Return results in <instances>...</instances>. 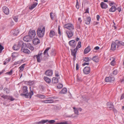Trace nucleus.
<instances>
[{"instance_id":"obj_10","label":"nucleus","mask_w":124,"mask_h":124,"mask_svg":"<svg viewBox=\"0 0 124 124\" xmlns=\"http://www.w3.org/2000/svg\"><path fill=\"white\" fill-rule=\"evenodd\" d=\"M25 45V44L23 43V41L21 40L19 41L18 46H19V47H21V50L22 51V50L23 48H24V47Z\"/></svg>"},{"instance_id":"obj_5","label":"nucleus","mask_w":124,"mask_h":124,"mask_svg":"<svg viewBox=\"0 0 124 124\" xmlns=\"http://www.w3.org/2000/svg\"><path fill=\"white\" fill-rule=\"evenodd\" d=\"M28 35L31 39L34 38L36 35L35 31L30 30L28 33Z\"/></svg>"},{"instance_id":"obj_17","label":"nucleus","mask_w":124,"mask_h":124,"mask_svg":"<svg viewBox=\"0 0 124 124\" xmlns=\"http://www.w3.org/2000/svg\"><path fill=\"white\" fill-rule=\"evenodd\" d=\"M107 105L108 107L110 110L114 108L113 104L111 102H108L107 103Z\"/></svg>"},{"instance_id":"obj_62","label":"nucleus","mask_w":124,"mask_h":124,"mask_svg":"<svg viewBox=\"0 0 124 124\" xmlns=\"http://www.w3.org/2000/svg\"><path fill=\"white\" fill-rule=\"evenodd\" d=\"M78 63H77L76 64V70H78Z\"/></svg>"},{"instance_id":"obj_37","label":"nucleus","mask_w":124,"mask_h":124,"mask_svg":"<svg viewBox=\"0 0 124 124\" xmlns=\"http://www.w3.org/2000/svg\"><path fill=\"white\" fill-rule=\"evenodd\" d=\"M50 48V47H47L46 49L44 51V52L43 53V54L44 55H45L46 54H47V55L48 56H49L47 52L48 50Z\"/></svg>"},{"instance_id":"obj_8","label":"nucleus","mask_w":124,"mask_h":124,"mask_svg":"<svg viewBox=\"0 0 124 124\" xmlns=\"http://www.w3.org/2000/svg\"><path fill=\"white\" fill-rule=\"evenodd\" d=\"M115 78L113 77H107L105 78V81L106 82H112L115 80Z\"/></svg>"},{"instance_id":"obj_1","label":"nucleus","mask_w":124,"mask_h":124,"mask_svg":"<svg viewBox=\"0 0 124 124\" xmlns=\"http://www.w3.org/2000/svg\"><path fill=\"white\" fill-rule=\"evenodd\" d=\"M31 87H30V91L29 93L27 90L28 87L26 86L23 87V93H21L20 95L21 96H25L26 98H28L29 96L30 98H31L33 94V91L31 89Z\"/></svg>"},{"instance_id":"obj_22","label":"nucleus","mask_w":124,"mask_h":124,"mask_svg":"<svg viewBox=\"0 0 124 124\" xmlns=\"http://www.w3.org/2000/svg\"><path fill=\"white\" fill-rule=\"evenodd\" d=\"M56 33L54 31L52 30H51L50 31L49 33V37L50 38H52L55 35Z\"/></svg>"},{"instance_id":"obj_54","label":"nucleus","mask_w":124,"mask_h":124,"mask_svg":"<svg viewBox=\"0 0 124 124\" xmlns=\"http://www.w3.org/2000/svg\"><path fill=\"white\" fill-rule=\"evenodd\" d=\"M55 121L54 120H51L48 121V122L49 123H54L55 122Z\"/></svg>"},{"instance_id":"obj_26","label":"nucleus","mask_w":124,"mask_h":124,"mask_svg":"<svg viewBox=\"0 0 124 124\" xmlns=\"http://www.w3.org/2000/svg\"><path fill=\"white\" fill-rule=\"evenodd\" d=\"M34 57H36L37 60V62H41V60L40 58H42V57L39 56V55H34Z\"/></svg>"},{"instance_id":"obj_45","label":"nucleus","mask_w":124,"mask_h":124,"mask_svg":"<svg viewBox=\"0 0 124 124\" xmlns=\"http://www.w3.org/2000/svg\"><path fill=\"white\" fill-rule=\"evenodd\" d=\"M13 70H11L9 72H7L6 73V74H8L9 75H11L12 74Z\"/></svg>"},{"instance_id":"obj_30","label":"nucleus","mask_w":124,"mask_h":124,"mask_svg":"<svg viewBox=\"0 0 124 124\" xmlns=\"http://www.w3.org/2000/svg\"><path fill=\"white\" fill-rule=\"evenodd\" d=\"M13 32V34L14 36H17L19 33V31L18 30H14Z\"/></svg>"},{"instance_id":"obj_29","label":"nucleus","mask_w":124,"mask_h":124,"mask_svg":"<svg viewBox=\"0 0 124 124\" xmlns=\"http://www.w3.org/2000/svg\"><path fill=\"white\" fill-rule=\"evenodd\" d=\"M25 65V64H23L19 68V69H20L19 71L20 72H21L23 71Z\"/></svg>"},{"instance_id":"obj_24","label":"nucleus","mask_w":124,"mask_h":124,"mask_svg":"<svg viewBox=\"0 0 124 124\" xmlns=\"http://www.w3.org/2000/svg\"><path fill=\"white\" fill-rule=\"evenodd\" d=\"M58 82V79L54 77L52 80V82L53 84H56Z\"/></svg>"},{"instance_id":"obj_34","label":"nucleus","mask_w":124,"mask_h":124,"mask_svg":"<svg viewBox=\"0 0 124 124\" xmlns=\"http://www.w3.org/2000/svg\"><path fill=\"white\" fill-rule=\"evenodd\" d=\"M53 97L49 98H48L47 101L48 103H52L54 102V101L52 100Z\"/></svg>"},{"instance_id":"obj_35","label":"nucleus","mask_w":124,"mask_h":124,"mask_svg":"<svg viewBox=\"0 0 124 124\" xmlns=\"http://www.w3.org/2000/svg\"><path fill=\"white\" fill-rule=\"evenodd\" d=\"M19 46L16 45H15L13 47V50H17L19 49Z\"/></svg>"},{"instance_id":"obj_60","label":"nucleus","mask_w":124,"mask_h":124,"mask_svg":"<svg viewBox=\"0 0 124 124\" xmlns=\"http://www.w3.org/2000/svg\"><path fill=\"white\" fill-rule=\"evenodd\" d=\"M115 62L114 60H113L112 61V62H111V65H113L114 66V65Z\"/></svg>"},{"instance_id":"obj_7","label":"nucleus","mask_w":124,"mask_h":124,"mask_svg":"<svg viewBox=\"0 0 124 124\" xmlns=\"http://www.w3.org/2000/svg\"><path fill=\"white\" fill-rule=\"evenodd\" d=\"M1 97L4 98V99L10 100L11 101H13L14 100V99L13 98L12 96L7 95H3L1 96Z\"/></svg>"},{"instance_id":"obj_4","label":"nucleus","mask_w":124,"mask_h":124,"mask_svg":"<svg viewBox=\"0 0 124 124\" xmlns=\"http://www.w3.org/2000/svg\"><path fill=\"white\" fill-rule=\"evenodd\" d=\"M73 31V30H66V34L68 38H71L73 36L74 32Z\"/></svg>"},{"instance_id":"obj_33","label":"nucleus","mask_w":124,"mask_h":124,"mask_svg":"<svg viewBox=\"0 0 124 124\" xmlns=\"http://www.w3.org/2000/svg\"><path fill=\"white\" fill-rule=\"evenodd\" d=\"M23 49V52L24 53L27 54H29L30 53V51L28 49H25L24 48Z\"/></svg>"},{"instance_id":"obj_13","label":"nucleus","mask_w":124,"mask_h":124,"mask_svg":"<svg viewBox=\"0 0 124 124\" xmlns=\"http://www.w3.org/2000/svg\"><path fill=\"white\" fill-rule=\"evenodd\" d=\"M3 12L6 14L8 15L9 13V10L8 8L6 6H4L2 8Z\"/></svg>"},{"instance_id":"obj_40","label":"nucleus","mask_w":124,"mask_h":124,"mask_svg":"<svg viewBox=\"0 0 124 124\" xmlns=\"http://www.w3.org/2000/svg\"><path fill=\"white\" fill-rule=\"evenodd\" d=\"M4 91H5L7 93H9L10 92V90L7 88H5L3 89Z\"/></svg>"},{"instance_id":"obj_32","label":"nucleus","mask_w":124,"mask_h":124,"mask_svg":"<svg viewBox=\"0 0 124 124\" xmlns=\"http://www.w3.org/2000/svg\"><path fill=\"white\" fill-rule=\"evenodd\" d=\"M51 56H54L56 54L55 51V50L52 49L50 53Z\"/></svg>"},{"instance_id":"obj_55","label":"nucleus","mask_w":124,"mask_h":124,"mask_svg":"<svg viewBox=\"0 0 124 124\" xmlns=\"http://www.w3.org/2000/svg\"><path fill=\"white\" fill-rule=\"evenodd\" d=\"M55 76L57 77H58L59 76V73L57 71H55Z\"/></svg>"},{"instance_id":"obj_20","label":"nucleus","mask_w":124,"mask_h":124,"mask_svg":"<svg viewBox=\"0 0 124 124\" xmlns=\"http://www.w3.org/2000/svg\"><path fill=\"white\" fill-rule=\"evenodd\" d=\"M91 21V17L89 16L86 18L85 20V23L86 24H90Z\"/></svg>"},{"instance_id":"obj_27","label":"nucleus","mask_w":124,"mask_h":124,"mask_svg":"<svg viewBox=\"0 0 124 124\" xmlns=\"http://www.w3.org/2000/svg\"><path fill=\"white\" fill-rule=\"evenodd\" d=\"M38 4L37 2H35L31 6L29 7V9L31 10H32L35 8Z\"/></svg>"},{"instance_id":"obj_61","label":"nucleus","mask_w":124,"mask_h":124,"mask_svg":"<svg viewBox=\"0 0 124 124\" xmlns=\"http://www.w3.org/2000/svg\"><path fill=\"white\" fill-rule=\"evenodd\" d=\"M112 109L113 110V111H114V113H116L117 112V111L115 108H113Z\"/></svg>"},{"instance_id":"obj_44","label":"nucleus","mask_w":124,"mask_h":124,"mask_svg":"<svg viewBox=\"0 0 124 124\" xmlns=\"http://www.w3.org/2000/svg\"><path fill=\"white\" fill-rule=\"evenodd\" d=\"M77 81L78 82L82 81V78L78 76H77Z\"/></svg>"},{"instance_id":"obj_59","label":"nucleus","mask_w":124,"mask_h":124,"mask_svg":"<svg viewBox=\"0 0 124 124\" xmlns=\"http://www.w3.org/2000/svg\"><path fill=\"white\" fill-rule=\"evenodd\" d=\"M41 102L44 103H48L47 100L45 101H42Z\"/></svg>"},{"instance_id":"obj_38","label":"nucleus","mask_w":124,"mask_h":124,"mask_svg":"<svg viewBox=\"0 0 124 124\" xmlns=\"http://www.w3.org/2000/svg\"><path fill=\"white\" fill-rule=\"evenodd\" d=\"M35 83V81H29L27 82L28 84L30 85H33Z\"/></svg>"},{"instance_id":"obj_15","label":"nucleus","mask_w":124,"mask_h":124,"mask_svg":"<svg viewBox=\"0 0 124 124\" xmlns=\"http://www.w3.org/2000/svg\"><path fill=\"white\" fill-rule=\"evenodd\" d=\"M46 74L48 76H51L53 74V71L51 70H48L45 72Z\"/></svg>"},{"instance_id":"obj_46","label":"nucleus","mask_w":124,"mask_h":124,"mask_svg":"<svg viewBox=\"0 0 124 124\" xmlns=\"http://www.w3.org/2000/svg\"><path fill=\"white\" fill-rule=\"evenodd\" d=\"M13 19L16 22L18 21V18L17 16H14L13 17Z\"/></svg>"},{"instance_id":"obj_47","label":"nucleus","mask_w":124,"mask_h":124,"mask_svg":"<svg viewBox=\"0 0 124 124\" xmlns=\"http://www.w3.org/2000/svg\"><path fill=\"white\" fill-rule=\"evenodd\" d=\"M4 49V47L0 44V53L2 52V50Z\"/></svg>"},{"instance_id":"obj_2","label":"nucleus","mask_w":124,"mask_h":124,"mask_svg":"<svg viewBox=\"0 0 124 124\" xmlns=\"http://www.w3.org/2000/svg\"><path fill=\"white\" fill-rule=\"evenodd\" d=\"M45 28L44 27L42 28H39L37 31V33L38 36L39 37H42L44 34Z\"/></svg>"},{"instance_id":"obj_25","label":"nucleus","mask_w":124,"mask_h":124,"mask_svg":"<svg viewBox=\"0 0 124 124\" xmlns=\"http://www.w3.org/2000/svg\"><path fill=\"white\" fill-rule=\"evenodd\" d=\"M116 10V8L114 6H112L109 9V11L110 12H115Z\"/></svg>"},{"instance_id":"obj_18","label":"nucleus","mask_w":124,"mask_h":124,"mask_svg":"<svg viewBox=\"0 0 124 124\" xmlns=\"http://www.w3.org/2000/svg\"><path fill=\"white\" fill-rule=\"evenodd\" d=\"M100 5L101 8L103 9H106L108 7L107 4L103 2H101V3Z\"/></svg>"},{"instance_id":"obj_9","label":"nucleus","mask_w":124,"mask_h":124,"mask_svg":"<svg viewBox=\"0 0 124 124\" xmlns=\"http://www.w3.org/2000/svg\"><path fill=\"white\" fill-rule=\"evenodd\" d=\"M90 68L89 67H85L83 70L84 73L86 74H88L90 72Z\"/></svg>"},{"instance_id":"obj_41","label":"nucleus","mask_w":124,"mask_h":124,"mask_svg":"<svg viewBox=\"0 0 124 124\" xmlns=\"http://www.w3.org/2000/svg\"><path fill=\"white\" fill-rule=\"evenodd\" d=\"M48 121V120H42L41 121L42 124H44L47 122Z\"/></svg>"},{"instance_id":"obj_50","label":"nucleus","mask_w":124,"mask_h":124,"mask_svg":"<svg viewBox=\"0 0 124 124\" xmlns=\"http://www.w3.org/2000/svg\"><path fill=\"white\" fill-rule=\"evenodd\" d=\"M53 13L52 12H51L50 13V16L52 19L53 20L54 19V17L53 15Z\"/></svg>"},{"instance_id":"obj_11","label":"nucleus","mask_w":124,"mask_h":124,"mask_svg":"<svg viewBox=\"0 0 124 124\" xmlns=\"http://www.w3.org/2000/svg\"><path fill=\"white\" fill-rule=\"evenodd\" d=\"M69 45L74 48L76 46V43L74 40H72L70 41L69 42Z\"/></svg>"},{"instance_id":"obj_57","label":"nucleus","mask_w":124,"mask_h":124,"mask_svg":"<svg viewBox=\"0 0 124 124\" xmlns=\"http://www.w3.org/2000/svg\"><path fill=\"white\" fill-rule=\"evenodd\" d=\"M41 88L42 89V90H44L45 89V88L44 86L43 85H41L40 86Z\"/></svg>"},{"instance_id":"obj_19","label":"nucleus","mask_w":124,"mask_h":124,"mask_svg":"<svg viewBox=\"0 0 124 124\" xmlns=\"http://www.w3.org/2000/svg\"><path fill=\"white\" fill-rule=\"evenodd\" d=\"M33 43L35 45H36L39 43L40 41L38 38H36L33 39Z\"/></svg>"},{"instance_id":"obj_49","label":"nucleus","mask_w":124,"mask_h":124,"mask_svg":"<svg viewBox=\"0 0 124 124\" xmlns=\"http://www.w3.org/2000/svg\"><path fill=\"white\" fill-rule=\"evenodd\" d=\"M58 32L60 35L61 36V33L60 31V26H59L58 27Z\"/></svg>"},{"instance_id":"obj_51","label":"nucleus","mask_w":124,"mask_h":124,"mask_svg":"<svg viewBox=\"0 0 124 124\" xmlns=\"http://www.w3.org/2000/svg\"><path fill=\"white\" fill-rule=\"evenodd\" d=\"M74 113L75 114L77 115H78V110L77 109H75L74 111Z\"/></svg>"},{"instance_id":"obj_58","label":"nucleus","mask_w":124,"mask_h":124,"mask_svg":"<svg viewBox=\"0 0 124 124\" xmlns=\"http://www.w3.org/2000/svg\"><path fill=\"white\" fill-rule=\"evenodd\" d=\"M78 20L80 24H81L82 22V20H81V18L80 17H79L78 18Z\"/></svg>"},{"instance_id":"obj_53","label":"nucleus","mask_w":124,"mask_h":124,"mask_svg":"<svg viewBox=\"0 0 124 124\" xmlns=\"http://www.w3.org/2000/svg\"><path fill=\"white\" fill-rule=\"evenodd\" d=\"M116 10H117L119 12H120L121 11V7H119L116 8Z\"/></svg>"},{"instance_id":"obj_52","label":"nucleus","mask_w":124,"mask_h":124,"mask_svg":"<svg viewBox=\"0 0 124 124\" xmlns=\"http://www.w3.org/2000/svg\"><path fill=\"white\" fill-rule=\"evenodd\" d=\"M76 7L77 9H78L79 8V6L78 4V2L77 1L76 5Z\"/></svg>"},{"instance_id":"obj_21","label":"nucleus","mask_w":124,"mask_h":124,"mask_svg":"<svg viewBox=\"0 0 124 124\" xmlns=\"http://www.w3.org/2000/svg\"><path fill=\"white\" fill-rule=\"evenodd\" d=\"M91 49L90 46H88L85 48L84 50V53L85 54H86L88 53L91 50Z\"/></svg>"},{"instance_id":"obj_36","label":"nucleus","mask_w":124,"mask_h":124,"mask_svg":"<svg viewBox=\"0 0 124 124\" xmlns=\"http://www.w3.org/2000/svg\"><path fill=\"white\" fill-rule=\"evenodd\" d=\"M27 47L30 49L32 51H33L34 49V47L32 46L30 44H28L27 45Z\"/></svg>"},{"instance_id":"obj_28","label":"nucleus","mask_w":124,"mask_h":124,"mask_svg":"<svg viewBox=\"0 0 124 124\" xmlns=\"http://www.w3.org/2000/svg\"><path fill=\"white\" fill-rule=\"evenodd\" d=\"M44 79L47 83L49 84L50 83L51 79L48 78L46 77H44Z\"/></svg>"},{"instance_id":"obj_64","label":"nucleus","mask_w":124,"mask_h":124,"mask_svg":"<svg viewBox=\"0 0 124 124\" xmlns=\"http://www.w3.org/2000/svg\"><path fill=\"white\" fill-rule=\"evenodd\" d=\"M97 20L98 21H99L100 18V16L99 15H97L96 16Z\"/></svg>"},{"instance_id":"obj_3","label":"nucleus","mask_w":124,"mask_h":124,"mask_svg":"<svg viewBox=\"0 0 124 124\" xmlns=\"http://www.w3.org/2000/svg\"><path fill=\"white\" fill-rule=\"evenodd\" d=\"M64 27L69 30H73L74 29V25L71 23L66 24L64 25Z\"/></svg>"},{"instance_id":"obj_14","label":"nucleus","mask_w":124,"mask_h":124,"mask_svg":"<svg viewBox=\"0 0 124 124\" xmlns=\"http://www.w3.org/2000/svg\"><path fill=\"white\" fill-rule=\"evenodd\" d=\"M31 39L30 37L28 35L26 36H25L23 38V40L26 42H29L31 41Z\"/></svg>"},{"instance_id":"obj_42","label":"nucleus","mask_w":124,"mask_h":124,"mask_svg":"<svg viewBox=\"0 0 124 124\" xmlns=\"http://www.w3.org/2000/svg\"><path fill=\"white\" fill-rule=\"evenodd\" d=\"M63 87L61 83H59L58 85L57 86V87L58 88L60 89L61 88Z\"/></svg>"},{"instance_id":"obj_56","label":"nucleus","mask_w":124,"mask_h":124,"mask_svg":"<svg viewBox=\"0 0 124 124\" xmlns=\"http://www.w3.org/2000/svg\"><path fill=\"white\" fill-rule=\"evenodd\" d=\"M117 71L116 70H114L113 72V73L114 75H116L117 73Z\"/></svg>"},{"instance_id":"obj_48","label":"nucleus","mask_w":124,"mask_h":124,"mask_svg":"<svg viewBox=\"0 0 124 124\" xmlns=\"http://www.w3.org/2000/svg\"><path fill=\"white\" fill-rule=\"evenodd\" d=\"M40 98H44L45 97V96L42 94L39 95L38 96Z\"/></svg>"},{"instance_id":"obj_39","label":"nucleus","mask_w":124,"mask_h":124,"mask_svg":"<svg viewBox=\"0 0 124 124\" xmlns=\"http://www.w3.org/2000/svg\"><path fill=\"white\" fill-rule=\"evenodd\" d=\"M81 46V42L80 41H79L78 42L77 45V46L75 49L78 50V49L80 48Z\"/></svg>"},{"instance_id":"obj_31","label":"nucleus","mask_w":124,"mask_h":124,"mask_svg":"<svg viewBox=\"0 0 124 124\" xmlns=\"http://www.w3.org/2000/svg\"><path fill=\"white\" fill-rule=\"evenodd\" d=\"M67 89L66 88H64L60 92L61 93L64 94L67 93Z\"/></svg>"},{"instance_id":"obj_12","label":"nucleus","mask_w":124,"mask_h":124,"mask_svg":"<svg viewBox=\"0 0 124 124\" xmlns=\"http://www.w3.org/2000/svg\"><path fill=\"white\" fill-rule=\"evenodd\" d=\"M116 42H113L111 45V49L112 51H114L116 49Z\"/></svg>"},{"instance_id":"obj_63","label":"nucleus","mask_w":124,"mask_h":124,"mask_svg":"<svg viewBox=\"0 0 124 124\" xmlns=\"http://www.w3.org/2000/svg\"><path fill=\"white\" fill-rule=\"evenodd\" d=\"M11 59V58H8L7 59H6V61L8 63L10 61Z\"/></svg>"},{"instance_id":"obj_16","label":"nucleus","mask_w":124,"mask_h":124,"mask_svg":"<svg viewBox=\"0 0 124 124\" xmlns=\"http://www.w3.org/2000/svg\"><path fill=\"white\" fill-rule=\"evenodd\" d=\"M116 43V45L118 47L121 45L124 46V42L121 41H118L117 40L115 41Z\"/></svg>"},{"instance_id":"obj_23","label":"nucleus","mask_w":124,"mask_h":124,"mask_svg":"<svg viewBox=\"0 0 124 124\" xmlns=\"http://www.w3.org/2000/svg\"><path fill=\"white\" fill-rule=\"evenodd\" d=\"M93 60L96 62H99V59L98 56H95L93 57L92 59Z\"/></svg>"},{"instance_id":"obj_43","label":"nucleus","mask_w":124,"mask_h":124,"mask_svg":"<svg viewBox=\"0 0 124 124\" xmlns=\"http://www.w3.org/2000/svg\"><path fill=\"white\" fill-rule=\"evenodd\" d=\"M90 60V58L88 57H85L84 59V61L86 62H88Z\"/></svg>"},{"instance_id":"obj_6","label":"nucleus","mask_w":124,"mask_h":124,"mask_svg":"<svg viewBox=\"0 0 124 124\" xmlns=\"http://www.w3.org/2000/svg\"><path fill=\"white\" fill-rule=\"evenodd\" d=\"M70 50L71 51V55L73 56V60H75L76 59V54L78 50L75 48L73 50H72L71 49Z\"/></svg>"}]
</instances>
